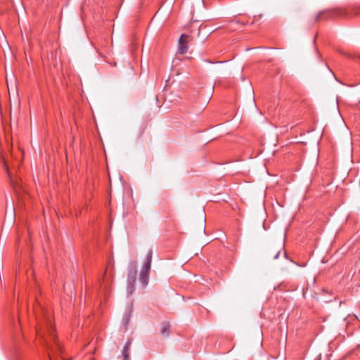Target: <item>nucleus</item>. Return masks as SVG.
<instances>
[{
    "label": "nucleus",
    "mask_w": 360,
    "mask_h": 360,
    "mask_svg": "<svg viewBox=\"0 0 360 360\" xmlns=\"http://www.w3.org/2000/svg\"><path fill=\"white\" fill-rule=\"evenodd\" d=\"M345 15V11L342 9L338 8L335 9L333 12H320L316 16V21H319L321 19H327L330 15Z\"/></svg>",
    "instance_id": "obj_3"
},
{
    "label": "nucleus",
    "mask_w": 360,
    "mask_h": 360,
    "mask_svg": "<svg viewBox=\"0 0 360 360\" xmlns=\"http://www.w3.org/2000/svg\"><path fill=\"white\" fill-rule=\"evenodd\" d=\"M262 17V14L259 15V18H261Z\"/></svg>",
    "instance_id": "obj_10"
},
{
    "label": "nucleus",
    "mask_w": 360,
    "mask_h": 360,
    "mask_svg": "<svg viewBox=\"0 0 360 360\" xmlns=\"http://www.w3.org/2000/svg\"><path fill=\"white\" fill-rule=\"evenodd\" d=\"M160 333L165 337H168L170 333V323L168 321H165L162 323Z\"/></svg>",
    "instance_id": "obj_7"
},
{
    "label": "nucleus",
    "mask_w": 360,
    "mask_h": 360,
    "mask_svg": "<svg viewBox=\"0 0 360 360\" xmlns=\"http://www.w3.org/2000/svg\"><path fill=\"white\" fill-rule=\"evenodd\" d=\"M153 257V250H150L141 271L150 272Z\"/></svg>",
    "instance_id": "obj_6"
},
{
    "label": "nucleus",
    "mask_w": 360,
    "mask_h": 360,
    "mask_svg": "<svg viewBox=\"0 0 360 360\" xmlns=\"http://www.w3.org/2000/svg\"><path fill=\"white\" fill-rule=\"evenodd\" d=\"M190 37L188 34H182L179 40V53L184 54L188 51V39Z\"/></svg>",
    "instance_id": "obj_4"
},
{
    "label": "nucleus",
    "mask_w": 360,
    "mask_h": 360,
    "mask_svg": "<svg viewBox=\"0 0 360 360\" xmlns=\"http://www.w3.org/2000/svg\"><path fill=\"white\" fill-rule=\"evenodd\" d=\"M131 340H127V342L125 343L123 349H122V356L124 360H130L129 357V349L131 346Z\"/></svg>",
    "instance_id": "obj_8"
},
{
    "label": "nucleus",
    "mask_w": 360,
    "mask_h": 360,
    "mask_svg": "<svg viewBox=\"0 0 360 360\" xmlns=\"http://www.w3.org/2000/svg\"><path fill=\"white\" fill-rule=\"evenodd\" d=\"M283 248V245H279L278 247H271L268 250V255L274 259H278Z\"/></svg>",
    "instance_id": "obj_5"
},
{
    "label": "nucleus",
    "mask_w": 360,
    "mask_h": 360,
    "mask_svg": "<svg viewBox=\"0 0 360 360\" xmlns=\"http://www.w3.org/2000/svg\"><path fill=\"white\" fill-rule=\"evenodd\" d=\"M136 263H131L130 264L128 274H127V293L131 295L135 290V283L136 281Z\"/></svg>",
    "instance_id": "obj_2"
},
{
    "label": "nucleus",
    "mask_w": 360,
    "mask_h": 360,
    "mask_svg": "<svg viewBox=\"0 0 360 360\" xmlns=\"http://www.w3.org/2000/svg\"><path fill=\"white\" fill-rule=\"evenodd\" d=\"M149 279V272L141 271L139 280L141 283L145 286L148 284Z\"/></svg>",
    "instance_id": "obj_9"
},
{
    "label": "nucleus",
    "mask_w": 360,
    "mask_h": 360,
    "mask_svg": "<svg viewBox=\"0 0 360 360\" xmlns=\"http://www.w3.org/2000/svg\"><path fill=\"white\" fill-rule=\"evenodd\" d=\"M37 333L42 338L51 360H52L51 353L58 352L62 353V347L57 340L53 325L49 317L46 318L44 326L37 328Z\"/></svg>",
    "instance_id": "obj_1"
}]
</instances>
